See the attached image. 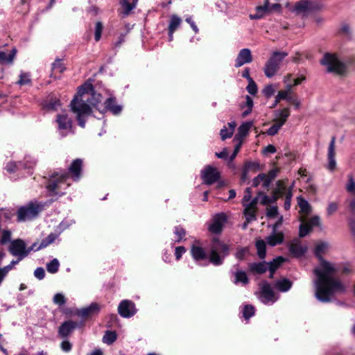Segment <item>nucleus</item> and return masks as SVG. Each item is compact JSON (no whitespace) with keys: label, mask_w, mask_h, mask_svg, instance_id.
Here are the masks:
<instances>
[{"label":"nucleus","mask_w":355,"mask_h":355,"mask_svg":"<svg viewBox=\"0 0 355 355\" xmlns=\"http://www.w3.org/2000/svg\"><path fill=\"white\" fill-rule=\"evenodd\" d=\"M327 248V244L321 242L316 245L314 250V254L320 261V267L313 270V273L317 277L315 297L324 303L330 302L332 296L336 293H343L345 291L341 281L331 276L338 270L323 258L322 254Z\"/></svg>","instance_id":"nucleus-1"},{"label":"nucleus","mask_w":355,"mask_h":355,"mask_svg":"<svg viewBox=\"0 0 355 355\" xmlns=\"http://www.w3.org/2000/svg\"><path fill=\"white\" fill-rule=\"evenodd\" d=\"M230 254V247L218 238H213L210 247V252L207 256L205 250L196 245L191 248V254L196 261H200L209 258V262L214 266H218L223 263L225 258Z\"/></svg>","instance_id":"nucleus-2"},{"label":"nucleus","mask_w":355,"mask_h":355,"mask_svg":"<svg viewBox=\"0 0 355 355\" xmlns=\"http://www.w3.org/2000/svg\"><path fill=\"white\" fill-rule=\"evenodd\" d=\"M89 81L78 88L77 94L70 103L71 110L76 115L78 124L84 128L89 116Z\"/></svg>","instance_id":"nucleus-3"},{"label":"nucleus","mask_w":355,"mask_h":355,"mask_svg":"<svg viewBox=\"0 0 355 355\" xmlns=\"http://www.w3.org/2000/svg\"><path fill=\"white\" fill-rule=\"evenodd\" d=\"M57 237V234L51 233L46 238L44 239L40 243L35 242L30 248L26 247V244L24 240L19 239H15L10 242L8 250L12 256L19 257V259H24L31 251H38L47 247L53 243Z\"/></svg>","instance_id":"nucleus-4"},{"label":"nucleus","mask_w":355,"mask_h":355,"mask_svg":"<svg viewBox=\"0 0 355 355\" xmlns=\"http://www.w3.org/2000/svg\"><path fill=\"white\" fill-rule=\"evenodd\" d=\"M321 65L327 67L328 73H333L340 76H346L348 73V65L355 63V57L348 58L345 62L340 61L337 55L325 53L320 60Z\"/></svg>","instance_id":"nucleus-5"},{"label":"nucleus","mask_w":355,"mask_h":355,"mask_svg":"<svg viewBox=\"0 0 355 355\" xmlns=\"http://www.w3.org/2000/svg\"><path fill=\"white\" fill-rule=\"evenodd\" d=\"M72 182L66 172L55 173L46 185L47 192L51 196L64 195Z\"/></svg>","instance_id":"nucleus-6"},{"label":"nucleus","mask_w":355,"mask_h":355,"mask_svg":"<svg viewBox=\"0 0 355 355\" xmlns=\"http://www.w3.org/2000/svg\"><path fill=\"white\" fill-rule=\"evenodd\" d=\"M288 55L286 52L275 51L268 60L264 67L266 77L271 78L277 72L280 63Z\"/></svg>","instance_id":"nucleus-7"},{"label":"nucleus","mask_w":355,"mask_h":355,"mask_svg":"<svg viewBox=\"0 0 355 355\" xmlns=\"http://www.w3.org/2000/svg\"><path fill=\"white\" fill-rule=\"evenodd\" d=\"M44 205L37 202H30L18 209L17 218L19 221L31 220L35 218L43 209Z\"/></svg>","instance_id":"nucleus-8"},{"label":"nucleus","mask_w":355,"mask_h":355,"mask_svg":"<svg viewBox=\"0 0 355 355\" xmlns=\"http://www.w3.org/2000/svg\"><path fill=\"white\" fill-rule=\"evenodd\" d=\"M91 81L92 79L90 78V106L92 105L100 110L103 105L102 101L104 95L107 94V90L101 84L94 85ZM91 112L92 108L90 107Z\"/></svg>","instance_id":"nucleus-9"},{"label":"nucleus","mask_w":355,"mask_h":355,"mask_svg":"<svg viewBox=\"0 0 355 355\" xmlns=\"http://www.w3.org/2000/svg\"><path fill=\"white\" fill-rule=\"evenodd\" d=\"M201 178L203 183L211 185L218 182L220 178V173L216 168L211 165H207L201 171Z\"/></svg>","instance_id":"nucleus-10"},{"label":"nucleus","mask_w":355,"mask_h":355,"mask_svg":"<svg viewBox=\"0 0 355 355\" xmlns=\"http://www.w3.org/2000/svg\"><path fill=\"white\" fill-rule=\"evenodd\" d=\"M136 312L135 304L131 300H123L119 304L118 313L123 318H131L135 315Z\"/></svg>","instance_id":"nucleus-11"},{"label":"nucleus","mask_w":355,"mask_h":355,"mask_svg":"<svg viewBox=\"0 0 355 355\" xmlns=\"http://www.w3.org/2000/svg\"><path fill=\"white\" fill-rule=\"evenodd\" d=\"M83 160L78 158L73 160L69 166V173L67 174L73 182H78L80 179L83 173Z\"/></svg>","instance_id":"nucleus-12"},{"label":"nucleus","mask_w":355,"mask_h":355,"mask_svg":"<svg viewBox=\"0 0 355 355\" xmlns=\"http://www.w3.org/2000/svg\"><path fill=\"white\" fill-rule=\"evenodd\" d=\"M56 121L59 133L62 137H64L71 132L72 122L67 114H58Z\"/></svg>","instance_id":"nucleus-13"},{"label":"nucleus","mask_w":355,"mask_h":355,"mask_svg":"<svg viewBox=\"0 0 355 355\" xmlns=\"http://www.w3.org/2000/svg\"><path fill=\"white\" fill-rule=\"evenodd\" d=\"M227 221V216L224 213L216 214L214 218L212 223L209 227V230L213 234H220L224 224Z\"/></svg>","instance_id":"nucleus-14"},{"label":"nucleus","mask_w":355,"mask_h":355,"mask_svg":"<svg viewBox=\"0 0 355 355\" xmlns=\"http://www.w3.org/2000/svg\"><path fill=\"white\" fill-rule=\"evenodd\" d=\"M80 326L81 324L70 320L65 321L60 326L58 329V334L61 338H67L76 328Z\"/></svg>","instance_id":"nucleus-15"},{"label":"nucleus","mask_w":355,"mask_h":355,"mask_svg":"<svg viewBox=\"0 0 355 355\" xmlns=\"http://www.w3.org/2000/svg\"><path fill=\"white\" fill-rule=\"evenodd\" d=\"M5 257V253L0 251V266L1 265L2 260ZM22 259H19V257H17L16 260H12L8 265L3 266L2 268L0 267V286L4 281L5 278L8 275V272L12 270L15 265L18 264L20 261Z\"/></svg>","instance_id":"nucleus-16"},{"label":"nucleus","mask_w":355,"mask_h":355,"mask_svg":"<svg viewBox=\"0 0 355 355\" xmlns=\"http://www.w3.org/2000/svg\"><path fill=\"white\" fill-rule=\"evenodd\" d=\"M252 60L251 51L249 49H242L236 57L234 67L236 68L241 67L244 64L250 63Z\"/></svg>","instance_id":"nucleus-17"},{"label":"nucleus","mask_w":355,"mask_h":355,"mask_svg":"<svg viewBox=\"0 0 355 355\" xmlns=\"http://www.w3.org/2000/svg\"><path fill=\"white\" fill-rule=\"evenodd\" d=\"M288 250L293 257L300 258L306 252L307 247L302 245L300 240L295 239L289 245Z\"/></svg>","instance_id":"nucleus-18"},{"label":"nucleus","mask_w":355,"mask_h":355,"mask_svg":"<svg viewBox=\"0 0 355 355\" xmlns=\"http://www.w3.org/2000/svg\"><path fill=\"white\" fill-rule=\"evenodd\" d=\"M335 144H336V137L333 136L331 137L329 148H328V160L329 164L327 168L331 171H334L336 167V162L335 159L336 153H335Z\"/></svg>","instance_id":"nucleus-19"},{"label":"nucleus","mask_w":355,"mask_h":355,"mask_svg":"<svg viewBox=\"0 0 355 355\" xmlns=\"http://www.w3.org/2000/svg\"><path fill=\"white\" fill-rule=\"evenodd\" d=\"M103 109L110 111L114 115L119 114L122 111V106L116 104V99L114 97H110L107 98L103 107Z\"/></svg>","instance_id":"nucleus-20"},{"label":"nucleus","mask_w":355,"mask_h":355,"mask_svg":"<svg viewBox=\"0 0 355 355\" xmlns=\"http://www.w3.org/2000/svg\"><path fill=\"white\" fill-rule=\"evenodd\" d=\"M314 9L315 6L311 0H300L295 5V10L297 13H306Z\"/></svg>","instance_id":"nucleus-21"},{"label":"nucleus","mask_w":355,"mask_h":355,"mask_svg":"<svg viewBox=\"0 0 355 355\" xmlns=\"http://www.w3.org/2000/svg\"><path fill=\"white\" fill-rule=\"evenodd\" d=\"M261 297L264 298L263 302H274L275 293L272 291L270 285L265 282L261 288Z\"/></svg>","instance_id":"nucleus-22"},{"label":"nucleus","mask_w":355,"mask_h":355,"mask_svg":"<svg viewBox=\"0 0 355 355\" xmlns=\"http://www.w3.org/2000/svg\"><path fill=\"white\" fill-rule=\"evenodd\" d=\"M137 0H134L132 3L129 2V0H121V9L119 10V15L122 17H128L132 10L135 8L136 2Z\"/></svg>","instance_id":"nucleus-23"},{"label":"nucleus","mask_w":355,"mask_h":355,"mask_svg":"<svg viewBox=\"0 0 355 355\" xmlns=\"http://www.w3.org/2000/svg\"><path fill=\"white\" fill-rule=\"evenodd\" d=\"M269 0H265L263 6H259L256 8V13L250 15V18L251 19H260L263 18L266 15L269 13Z\"/></svg>","instance_id":"nucleus-24"},{"label":"nucleus","mask_w":355,"mask_h":355,"mask_svg":"<svg viewBox=\"0 0 355 355\" xmlns=\"http://www.w3.org/2000/svg\"><path fill=\"white\" fill-rule=\"evenodd\" d=\"M286 261L283 257H277L274 259L272 261L268 263V270L270 272L269 278L272 279L275 271L282 266V264Z\"/></svg>","instance_id":"nucleus-25"},{"label":"nucleus","mask_w":355,"mask_h":355,"mask_svg":"<svg viewBox=\"0 0 355 355\" xmlns=\"http://www.w3.org/2000/svg\"><path fill=\"white\" fill-rule=\"evenodd\" d=\"M284 240V234L282 232H273L272 234L266 238V241L270 246H275L282 244Z\"/></svg>","instance_id":"nucleus-26"},{"label":"nucleus","mask_w":355,"mask_h":355,"mask_svg":"<svg viewBox=\"0 0 355 355\" xmlns=\"http://www.w3.org/2000/svg\"><path fill=\"white\" fill-rule=\"evenodd\" d=\"M290 114L291 111L289 107L277 110L275 111V116L277 118L274 119V122H277L279 124H282V125H284Z\"/></svg>","instance_id":"nucleus-27"},{"label":"nucleus","mask_w":355,"mask_h":355,"mask_svg":"<svg viewBox=\"0 0 355 355\" xmlns=\"http://www.w3.org/2000/svg\"><path fill=\"white\" fill-rule=\"evenodd\" d=\"M277 188L272 191V196L270 197L271 203H275L277 200L284 196L286 186L281 182H277Z\"/></svg>","instance_id":"nucleus-28"},{"label":"nucleus","mask_w":355,"mask_h":355,"mask_svg":"<svg viewBox=\"0 0 355 355\" xmlns=\"http://www.w3.org/2000/svg\"><path fill=\"white\" fill-rule=\"evenodd\" d=\"M251 126V122H245L241 124L238 128V132L234 137V140L243 141V139L248 135Z\"/></svg>","instance_id":"nucleus-29"},{"label":"nucleus","mask_w":355,"mask_h":355,"mask_svg":"<svg viewBox=\"0 0 355 355\" xmlns=\"http://www.w3.org/2000/svg\"><path fill=\"white\" fill-rule=\"evenodd\" d=\"M267 264L268 263L265 261L259 263H251L249 264V270L252 272L261 275L268 270Z\"/></svg>","instance_id":"nucleus-30"},{"label":"nucleus","mask_w":355,"mask_h":355,"mask_svg":"<svg viewBox=\"0 0 355 355\" xmlns=\"http://www.w3.org/2000/svg\"><path fill=\"white\" fill-rule=\"evenodd\" d=\"M293 283L288 279L284 278L276 282L275 286L281 292L288 291L292 286Z\"/></svg>","instance_id":"nucleus-31"},{"label":"nucleus","mask_w":355,"mask_h":355,"mask_svg":"<svg viewBox=\"0 0 355 355\" xmlns=\"http://www.w3.org/2000/svg\"><path fill=\"white\" fill-rule=\"evenodd\" d=\"M182 22V19L176 15L171 17L170 23L168 27V31L170 35L173 34L178 29Z\"/></svg>","instance_id":"nucleus-32"},{"label":"nucleus","mask_w":355,"mask_h":355,"mask_svg":"<svg viewBox=\"0 0 355 355\" xmlns=\"http://www.w3.org/2000/svg\"><path fill=\"white\" fill-rule=\"evenodd\" d=\"M255 247L257 251V255L259 259H264L266 257V244L262 239H258L255 242Z\"/></svg>","instance_id":"nucleus-33"},{"label":"nucleus","mask_w":355,"mask_h":355,"mask_svg":"<svg viewBox=\"0 0 355 355\" xmlns=\"http://www.w3.org/2000/svg\"><path fill=\"white\" fill-rule=\"evenodd\" d=\"M16 54L17 49L15 48H13L8 55L4 52H0V63L12 64Z\"/></svg>","instance_id":"nucleus-34"},{"label":"nucleus","mask_w":355,"mask_h":355,"mask_svg":"<svg viewBox=\"0 0 355 355\" xmlns=\"http://www.w3.org/2000/svg\"><path fill=\"white\" fill-rule=\"evenodd\" d=\"M297 203L300 208V211L303 214H309L311 211V207L307 200L302 196L297 197Z\"/></svg>","instance_id":"nucleus-35"},{"label":"nucleus","mask_w":355,"mask_h":355,"mask_svg":"<svg viewBox=\"0 0 355 355\" xmlns=\"http://www.w3.org/2000/svg\"><path fill=\"white\" fill-rule=\"evenodd\" d=\"M64 313L69 315H76L85 317L89 315V306H86L83 309H76L74 311L66 309L64 311Z\"/></svg>","instance_id":"nucleus-36"},{"label":"nucleus","mask_w":355,"mask_h":355,"mask_svg":"<svg viewBox=\"0 0 355 355\" xmlns=\"http://www.w3.org/2000/svg\"><path fill=\"white\" fill-rule=\"evenodd\" d=\"M36 165V160L31 157V156H26L24 158V163H21V170L27 168L28 169V173L31 174V170L34 168V166Z\"/></svg>","instance_id":"nucleus-37"},{"label":"nucleus","mask_w":355,"mask_h":355,"mask_svg":"<svg viewBox=\"0 0 355 355\" xmlns=\"http://www.w3.org/2000/svg\"><path fill=\"white\" fill-rule=\"evenodd\" d=\"M175 242L179 243L183 240L186 236V230L180 225L175 227Z\"/></svg>","instance_id":"nucleus-38"},{"label":"nucleus","mask_w":355,"mask_h":355,"mask_svg":"<svg viewBox=\"0 0 355 355\" xmlns=\"http://www.w3.org/2000/svg\"><path fill=\"white\" fill-rule=\"evenodd\" d=\"M116 338L117 335L115 331H105V334L103 336V340L105 343H107V345H112L113 343L116 341Z\"/></svg>","instance_id":"nucleus-39"},{"label":"nucleus","mask_w":355,"mask_h":355,"mask_svg":"<svg viewBox=\"0 0 355 355\" xmlns=\"http://www.w3.org/2000/svg\"><path fill=\"white\" fill-rule=\"evenodd\" d=\"M106 326L110 328L118 327L119 326V320L116 314H110L107 317Z\"/></svg>","instance_id":"nucleus-40"},{"label":"nucleus","mask_w":355,"mask_h":355,"mask_svg":"<svg viewBox=\"0 0 355 355\" xmlns=\"http://www.w3.org/2000/svg\"><path fill=\"white\" fill-rule=\"evenodd\" d=\"M60 263L57 259H53L46 264V270L51 274L56 273L58 271Z\"/></svg>","instance_id":"nucleus-41"},{"label":"nucleus","mask_w":355,"mask_h":355,"mask_svg":"<svg viewBox=\"0 0 355 355\" xmlns=\"http://www.w3.org/2000/svg\"><path fill=\"white\" fill-rule=\"evenodd\" d=\"M242 313L243 317L245 320H248L254 315L255 309L252 305L247 304L244 306Z\"/></svg>","instance_id":"nucleus-42"},{"label":"nucleus","mask_w":355,"mask_h":355,"mask_svg":"<svg viewBox=\"0 0 355 355\" xmlns=\"http://www.w3.org/2000/svg\"><path fill=\"white\" fill-rule=\"evenodd\" d=\"M65 68L63 66L62 60L57 59L52 64V73L51 74V77L53 76V73H61L64 71Z\"/></svg>","instance_id":"nucleus-43"},{"label":"nucleus","mask_w":355,"mask_h":355,"mask_svg":"<svg viewBox=\"0 0 355 355\" xmlns=\"http://www.w3.org/2000/svg\"><path fill=\"white\" fill-rule=\"evenodd\" d=\"M312 231L311 225L307 223H302L299 227V236L303 238Z\"/></svg>","instance_id":"nucleus-44"},{"label":"nucleus","mask_w":355,"mask_h":355,"mask_svg":"<svg viewBox=\"0 0 355 355\" xmlns=\"http://www.w3.org/2000/svg\"><path fill=\"white\" fill-rule=\"evenodd\" d=\"M31 83V75L28 72H21L19 79L17 82L19 85H26Z\"/></svg>","instance_id":"nucleus-45"},{"label":"nucleus","mask_w":355,"mask_h":355,"mask_svg":"<svg viewBox=\"0 0 355 355\" xmlns=\"http://www.w3.org/2000/svg\"><path fill=\"white\" fill-rule=\"evenodd\" d=\"M256 212L257 210L248 208L247 207L244 209L243 214L245 216L247 223H250L251 221L255 220L257 219Z\"/></svg>","instance_id":"nucleus-46"},{"label":"nucleus","mask_w":355,"mask_h":355,"mask_svg":"<svg viewBox=\"0 0 355 355\" xmlns=\"http://www.w3.org/2000/svg\"><path fill=\"white\" fill-rule=\"evenodd\" d=\"M243 167L245 168V170H248V171H253L254 173L260 169L259 163L256 162L246 161L244 163Z\"/></svg>","instance_id":"nucleus-47"},{"label":"nucleus","mask_w":355,"mask_h":355,"mask_svg":"<svg viewBox=\"0 0 355 355\" xmlns=\"http://www.w3.org/2000/svg\"><path fill=\"white\" fill-rule=\"evenodd\" d=\"M235 283L241 282L243 284H247L249 282V279L247 274L244 271H238L235 274Z\"/></svg>","instance_id":"nucleus-48"},{"label":"nucleus","mask_w":355,"mask_h":355,"mask_svg":"<svg viewBox=\"0 0 355 355\" xmlns=\"http://www.w3.org/2000/svg\"><path fill=\"white\" fill-rule=\"evenodd\" d=\"M288 98V91L286 90H280L279 91L277 95L275 97V101L273 104L270 106V108H275L277 104L282 100H284Z\"/></svg>","instance_id":"nucleus-49"},{"label":"nucleus","mask_w":355,"mask_h":355,"mask_svg":"<svg viewBox=\"0 0 355 355\" xmlns=\"http://www.w3.org/2000/svg\"><path fill=\"white\" fill-rule=\"evenodd\" d=\"M103 30V23L101 21H97L94 28V40L96 42H98L101 40Z\"/></svg>","instance_id":"nucleus-50"},{"label":"nucleus","mask_w":355,"mask_h":355,"mask_svg":"<svg viewBox=\"0 0 355 355\" xmlns=\"http://www.w3.org/2000/svg\"><path fill=\"white\" fill-rule=\"evenodd\" d=\"M232 128L229 130H227L225 127L220 130V135L222 140H225L226 139L232 137L234 128L236 127V123H233Z\"/></svg>","instance_id":"nucleus-51"},{"label":"nucleus","mask_w":355,"mask_h":355,"mask_svg":"<svg viewBox=\"0 0 355 355\" xmlns=\"http://www.w3.org/2000/svg\"><path fill=\"white\" fill-rule=\"evenodd\" d=\"M346 189L349 193L355 194V181L352 174L348 175V182L346 185Z\"/></svg>","instance_id":"nucleus-52"},{"label":"nucleus","mask_w":355,"mask_h":355,"mask_svg":"<svg viewBox=\"0 0 355 355\" xmlns=\"http://www.w3.org/2000/svg\"><path fill=\"white\" fill-rule=\"evenodd\" d=\"M53 302L54 304L60 306L66 303V298L62 293H58L54 295Z\"/></svg>","instance_id":"nucleus-53"},{"label":"nucleus","mask_w":355,"mask_h":355,"mask_svg":"<svg viewBox=\"0 0 355 355\" xmlns=\"http://www.w3.org/2000/svg\"><path fill=\"white\" fill-rule=\"evenodd\" d=\"M103 307V306L98 303H90V318L92 316L97 315Z\"/></svg>","instance_id":"nucleus-54"},{"label":"nucleus","mask_w":355,"mask_h":355,"mask_svg":"<svg viewBox=\"0 0 355 355\" xmlns=\"http://www.w3.org/2000/svg\"><path fill=\"white\" fill-rule=\"evenodd\" d=\"M282 126V124H279L277 122H275V123L267 130L266 133L268 135L274 136L278 133Z\"/></svg>","instance_id":"nucleus-55"},{"label":"nucleus","mask_w":355,"mask_h":355,"mask_svg":"<svg viewBox=\"0 0 355 355\" xmlns=\"http://www.w3.org/2000/svg\"><path fill=\"white\" fill-rule=\"evenodd\" d=\"M246 89L249 94L251 95H255L257 93V85L253 79H250V81H248V85L246 87Z\"/></svg>","instance_id":"nucleus-56"},{"label":"nucleus","mask_w":355,"mask_h":355,"mask_svg":"<svg viewBox=\"0 0 355 355\" xmlns=\"http://www.w3.org/2000/svg\"><path fill=\"white\" fill-rule=\"evenodd\" d=\"M257 197L258 199L260 198V203L262 205H267L271 203L270 197L266 195L263 191H259L257 193Z\"/></svg>","instance_id":"nucleus-57"},{"label":"nucleus","mask_w":355,"mask_h":355,"mask_svg":"<svg viewBox=\"0 0 355 355\" xmlns=\"http://www.w3.org/2000/svg\"><path fill=\"white\" fill-rule=\"evenodd\" d=\"M21 162L19 163L18 164H17L15 162H10L6 166V170L9 173H14L16 171L21 170Z\"/></svg>","instance_id":"nucleus-58"},{"label":"nucleus","mask_w":355,"mask_h":355,"mask_svg":"<svg viewBox=\"0 0 355 355\" xmlns=\"http://www.w3.org/2000/svg\"><path fill=\"white\" fill-rule=\"evenodd\" d=\"M275 89L272 86V85H266L262 92L263 94V95L267 98H270L274 94H275Z\"/></svg>","instance_id":"nucleus-59"},{"label":"nucleus","mask_w":355,"mask_h":355,"mask_svg":"<svg viewBox=\"0 0 355 355\" xmlns=\"http://www.w3.org/2000/svg\"><path fill=\"white\" fill-rule=\"evenodd\" d=\"M60 105V100L54 99L45 105V107L49 110H56Z\"/></svg>","instance_id":"nucleus-60"},{"label":"nucleus","mask_w":355,"mask_h":355,"mask_svg":"<svg viewBox=\"0 0 355 355\" xmlns=\"http://www.w3.org/2000/svg\"><path fill=\"white\" fill-rule=\"evenodd\" d=\"M11 239V232L7 230H4L2 232V236L0 239V243L5 244L10 241Z\"/></svg>","instance_id":"nucleus-61"},{"label":"nucleus","mask_w":355,"mask_h":355,"mask_svg":"<svg viewBox=\"0 0 355 355\" xmlns=\"http://www.w3.org/2000/svg\"><path fill=\"white\" fill-rule=\"evenodd\" d=\"M242 144H243V141L241 140L240 141H238V143L235 145L234 151H233L232 154L231 155V156L230 157V162H232L236 157L237 154L240 151Z\"/></svg>","instance_id":"nucleus-62"},{"label":"nucleus","mask_w":355,"mask_h":355,"mask_svg":"<svg viewBox=\"0 0 355 355\" xmlns=\"http://www.w3.org/2000/svg\"><path fill=\"white\" fill-rule=\"evenodd\" d=\"M278 214V208L276 206L267 208L266 216L269 218H275Z\"/></svg>","instance_id":"nucleus-63"},{"label":"nucleus","mask_w":355,"mask_h":355,"mask_svg":"<svg viewBox=\"0 0 355 355\" xmlns=\"http://www.w3.org/2000/svg\"><path fill=\"white\" fill-rule=\"evenodd\" d=\"M34 276L39 280H42L45 277L44 269L42 267L37 268L34 271Z\"/></svg>","instance_id":"nucleus-64"}]
</instances>
